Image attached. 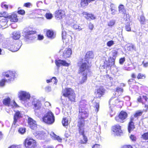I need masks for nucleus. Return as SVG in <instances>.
<instances>
[{"instance_id": "obj_1", "label": "nucleus", "mask_w": 148, "mask_h": 148, "mask_svg": "<svg viewBox=\"0 0 148 148\" xmlns=\"http://www.w3.org/2000/svg\"><path fill=\"white\" fill-rule=\"evenodd\" d=\"M3 76L6 78V79H3L0 81V86H3L5 85V82H9L14 80L16 77V74L14 71H8L3 73Z\"/></svg>"}, {"instance_id": "obj_2", "label": "nucleus", "mask_w": 148, "mask_h": 148, "mask_svg": "<svg viewBox=\"0 0 148 148\" xmlns=\"http://www.w3.org/2000/svg\"><path fill=\"white\" fill-rule=\"evenodd\" d=\"M86 103L85 100H82L80 101L79 103V118L84 119L88 116V113L86 108Z\"/></svg>"}, {"instance_id": "obj_3", "label": "nucleus", "mask_w": 148, "mask_h": 148, "mask_svg": "<svg viewBox=\"0 0 148 148\" xmlns=\"http://www.w3.org/2000/svg\"><path fill=\"white\" fill-rule=\"evenodd\" d=\"M88 62L86 60L85 61L82 60L78 63L79 68L78 70L79 74H87L89 71L87 64Z\"/></svg>"}, {"instance_id": "obj_4", "label": "nucleus", "mask_w": 148, "mask_h": 148, "mask_svg": "<svg viewBox=\"0 0 148 148\" xmlns=\"http://www.w3.org/2000/svg\"><path fill=\"white\" fill-rule=\"evenodd\" d=\"M62 95L68 97L71 101H75V96L73 90L71 88H65L62 91Z\"/></svg>"}, {"instance_id": "obj_5", "label": "nucleus", "mask_w": 148, "mask_h": 148, "mask_svg": "<svg viewBox=\"0 0 148 148\" xmlns=\"http://www.w3.org/2000/svg\"><path fill=\"white\" fill-rule=\"evenodd\" d=\"M42 119L44 122L49 124L53 123L55 121V118L53 114L50 111H49L45 114Z\"/></svg>"}, {"instance_id": "obj_6", "label": "nucleus", "mask_w": 148, "mask_h": 148, "mask_svg": "<svg viewBox=\"0 0 148 148\" xmlns=\"http://www.w3.org/2000/svg\"><path fill=\"white\" fill-rule=\"evenodd\" d=\"M18 96L20 100L25 102H27V100H29L31 97L29 92L25 91H19Z\"/></svg>"}, {"instance_id": "obj_7", "label": "nucleus", "mask_w": 148, "mask_h": 148, "mask_svg": "<svg viewBox=\"0 0 148 148\" xmlns=\"http://www.w3.org/2000/svg\"><path fill=\"white\" fill-rule=\"evenodd\" d=\"M25 148H35L36 141L30 138L27 137L25 140Z\"/></svg>"}, {"instance_id": "obj_8", "label": "nucleus", "mask_w": 148, "mask_h": 148, "mask_svg": "<svg viewBox=\"0 0 148 148\" xmlns=\"http://www.w3.org/2000/svg\"><path fill=\"white\" fill-rule=\"evenodd\" d=\"M127 116V113L125 112L121 111L119 114L118 116L115 117V120L118 122L123 123V120H125Z\"/></svg>"}, {"instance_id": "obj_9", "label": "nucleus", "mask_w": 148, "mask_h": 148, "mask_svg": "<svg viewBox=\"0 0 148 148\" xmlns=\"http://www.w3.org/2000/svg\"><path fill=\"white\" fill-rule=\"evenodd\" d=\"M62 37L64 42H65L66 44L70 43L72 40V37L71 36L68 34H67L65 31H62Z\"/></svg>"}, {"instance_id": "obj_10", "label": "nucleus", "mask_w": 148, "mask_h": 148, "mask_svg": "<svg viewBox=\"0 0 148 148\" xmlns=\"http://www.w3.org/2000/svg\"><path fill=\"white\" fill-rule=\"evenodd\" d=\"M112 130L115 135H120L122 133L121 127L118 125H115L113 126Z\"/></svg>"}, {"instance_id": "obj_11", "label": "nucleus", "mask_w": 148, "mask_h": 148, "mask_svg": "<svg viewBox=\"0 0 148 148\" xmlns=\"http://www.w3.org/2000/svg\"><path fill=\"white\" fill-rule=\"evenodd\" d=\"M84 119L79 118L78 126L79 127V133L81 134L84 133V130L83 127L84 125Z\"/></svg>"}, {"instance_id": "obj_12", "label": "nucleus", "mask_w": 148, "mask_h": 148, "mask_svg": "<svg viewBox=\"0 0 148 148\" xmlns=\"http://www.w3.org/2000/svg\"><path fill=\"white\" fill-rule=\"evenodd\" d=\"M28 123L29 127L32 129H35L37 128L36 122L32 119L31 118L28 119Z\"/></svg>"}, {"instance_id": "obj_13", "label": "nucleus", "mask_w": 148, "mask_h": 148, "mask_svg": "<svg viewBox=\"0 0 148 148\" xmlns=\"http://www.w3.org/2000/svg\"><path fill=\"white\" fill-rule=\"evenodd\" d=\"M55 63L58 67H59L62 66H68L69 65V64L67 62L65 61L61 60H56Z\"/></svg>"}, {"instance_id": "obj_14", "label": "nucleus", "mask_w": 148, "mask_h": 148, "mask_svg": "<svg viewBox=\"0 0 148 148\" xmlns=\"http://www.w3.org/2000/svg\"><path fill=\"white\" fill-rule=\"evenodd\" d=\"M34 32L32 31H27L24 30L23 31V35L27 39L29 40L32 39V35L34 34Z\"/></svg>"}, {"instance_id": "obj_15", "label": "nucleus", "mask_w": 148, "mask_h": 148, "mask_svg": "<svg viewBox=\"0 0 148 148\" xmlns=\"http://www.w3.org/2000/svg\"><path fill=\"white\" fill-rule=\"evenodd\" d=\"M21 46L18 45V43L10 44L9 46V49L12 52L17 51L20 48Z\"/></svg>"}, {"instance_id": "obj_16", "label": "nucleus", "mask_w": 148, "mask_h": 148, "mask_svg": "<svg viewBox=\"0 0 148 148\" xmlns=\"http://www.w3.org/2000/svg\"><path fill=\"white\" fill-rule=\"evenodd\" d=\"M104 91V89L103 87H100L99 89L95 90V94L96 97L97 98H100L103 94Z\"/></svg>"}, {"instance_id": "obj_17", "label": "nucleus", "mask_w": 148, "mask_h": 148, "mask_svg": "<svg viewBox=\"0 0 148 148\" xmlns=\"http://www.w3.org/2000/svg\"><path fill=\"white\" fill-rule=\"evenodd\" d=\"M64 16V12L62 10H58L55 12V17L59 19L63 18Z\"/></svg>"}, {"instance_id": "obj_18", "label": "nucleus", "mask_w": 148, "mask_h": 148, "mask_svg": "<svg viewBox=\"0 0 148 148\" xmlns=\"http://www.w3.org/2000/svg\"><path fill=\"white\" fill-rule=\"evenodd\" d=\"M22 117V114L21 112L17 111L16 112L14 117V121L13 124L15 125L16 123L17 122V120Z\"/></svg>"}, {"instance_id": "obj_19", "label": "nucleus", "mask_w": 148, "mask_h": 148, "mask_svg": "<svg viewBox=\"0 0 148 148\" xmlns=\"http://www.w3.org/2000/svg\"><path fill=\"white\" fill-rule=\"evenodd\" d=\"M32 104L36 109H39L41 106L40 101L36 99H34L32 101Z\"/></svg>"}, {"instance_id": "obj_20", "label": "nucleus", "mask_w": 148, "mask_h": 148, "mask_svg": "<svg viewBox=\"0 0 148 148\" xmlns=\"http://www.w3.org/2000/svg\"><path fill=\"white\" fill-rule=\"evenodd\" d=\"M8 18H4L0 21V26L3 28H5L8 26Z\"/></svg>"}, {"instance_id": "obj_21", "label": "nucleus", "mask_w": 148, "mask_h": 148, "mask_svg": "<svg viewBox=\"0 0 148 148\" xmlns=\"http://www.w3.org/2000/svg\"><path fill=\"white\" fill-rule=\"evenodd\" d=\"M33 134L37 138L39 139L43 138L45 134L44 132L42 131H36Z\"/></svg>"}, {"instance_id": "obj_22", "label": "nucleus", "mask_w": 148, "mask_h": 148, "mask_svg": "<svg viewBox=\"0 0 148 148\" xmlns=\"http://www.w3.org/2000/svg\"><path fill=\"white\" fill-rule=\"evenodd\" d=\"M8 19H10L12 22H16L18 21L17 15L16 14L13 13L10 15L7 16Z\"/></svg>"}, {"instance_id": "obj_23", "label": "nucleus", "mask_w": 148, "mask_h": 148, "mask_svg": "<svg viewBox=\"0 0 148 148\" xmlns=\"http://www.w3.org/2000/svg\"><path fill=\"white\" fill-rule=\"evenodd\" d=\"M72 53L71 50V49H66L64 51L63 56L64 58H69Z\"/></svg>"}, {"instance_id": "obj_24", "label": "nucleus", "mask_w": 148, "mask_h": 148, "mask_svg": "<svg viewBox=\"0 0 148 148\" xmlns=\"http://www.w3.org/2000/svg\"><path fill=\"white\" fill-rule=\"evenodd\" d=\"M71 121V118L69 117H64L63 119L62 123L64 126L66 127L68 125Z\"/></svg>"}, {"instance_id": "obj_25", "label": "nucleus", "mask_w": 148, "mask_h": 148, "mask_svg": "<svg viewBox=\"0 0 148 148\" xmlns=\"http://www.w3.org/2000/svg\"><path fill=\"white\" fill-rule=\"evenodd\" d=\"M134 121V119L133 117H131L130 119V121L129 122L128 127V130L129 132H130L135 128L134 123L133 121Z\"/></svg>"}, {"instance_id": "obj_26", "label": "nucleus", "mask_w": 148, "mask_h": 148, "mask_svg": "<svg viewBox=\"0 0 148 148\" xmlns=\"http://www.w3.org/2000/svg\"><path fill=\"white\" fill-rule=\"evenodd\" d=\"M82 75L81 78L79 79V84H82L85 82L87 79V74H80Z\"/></svg>"}, {"instance_id": "obj_27", "label": "nucleus", "mask_w": 148, "mask_h": 148, "mask_svg": "<svg viewBox=\"0 0 148 148\" xmlns=\"http://www.w3.org/2000/svg\"><path fill=\"white\" fill-rule=\"evenodd\" d=\"M50 135L53 139L57 140L60 143L61 142L62 139L59 136L56 135L54 132H51L50 134Z\"/></svg>"}, {"instance_id": "obj_28", "label": "nucleus", "mask_w": 148, "mask_h": 148, "mask_svg": "<svg viewBox=\"0 0 148 148\" xmlns=\"http://www.w3.org/2000/svg\"><path fill=\"white\" fill-rule=\"evenodd\" d=\"M47 36L48 37L51 39L54 38L56 36V35L52 30H48L47 32Z\"/></svg>"}, {"instance_id": "obj_29", "label": "nucleus", "mask_w": 148, "mask_h": 148, "mask_svg": "<svg viewBox=\"0 0 148 148\" xmlns=\"http://www.w3.org/2000/svg\"><path fill=\"white\" fill-rule=\"evenodd\" d=\"M132 28H135L134 24L132 22L127 23L125 26V29L127 31H131Z\"/></svg>"}, {"instance_id": "obj_30", "label": "nucleus", "mask_w": 148, "mask_h": 148, "mask_svg": "<svg viewBox=\"0 0 148 148\" xmlns=\"http://www.w3.org/2000/svg\"><path fill=\"white\" fill-rule=\"evenodd\" d=\"M116 101H118V98L116 97H112L110 99L109 102V104L112 105H115L116 103Z\"/></svg>"}, {"instance_id": "obj_31", "label": "nucleus", "mask_w": 148, "mask_h": 148, "mask_svg": "<svg viewBox=\"0 0 148 148\" xmlns=\"http://www.w3.org/2000/svg\"><path fill=\"white\" fill-rule=\"evenodd\" d=\"M119 13H120L124 15H125L126 14V10L123 5H121L119 6Z\"/></svg>"}, {"instance_id": "obj_32", "label": "nucleus", "mask_w": 148, "mask_h": 148, "mask_svg": "<svg viewBox=\"0 0 148 148\" xmlns=\"http://www.w3.org/2000/svg\"><path fill=\"white\" fill-rule=\"evenodd\" d=\"M95 0H82L81 2V5L82 7H85L88 5V3L92 1H94Z\"/></svg>"}, {"instance_id": "obj_33", "label": "nucleus", "mask_w": 148, "mask_h": 148, "mask_svg": "<svg viewBox=\"0 0 148 148\" xmlns=\"http://www.w3.org/2000/svg\"><path fill=\"white\" fill-rule=\"evenodd\" d=\"M12 37L15 40H17L20 37V34L19 32H14L12 34Z\"/></svg>"}, {"instance_id": "obj_34", "label": "nucleus", "mask_w": 148, "mask_h": 148, "mask_svg": "<svg viewBox=\"0 0 148 148\" xmlns=\"http://www.w3.org/2000/svg\"><path fill=\"white\" fill-rule=\"evenodd\" d=\"M84 14L87 15V17H86V18L87 19L90 18L91 19L93 20L95 19L96 18V17L93 14H88L86 12H84Z\"/></svg>"}, {"instance_id": "obj_35", "label": "nucleus", "mask_w": 148, "mask_h": 148, "mask_svg": "<svg viewBox=\"0 0 148 148\" xmlns=\"http://www.w3.org/2000/svg\"><path fill=\"white\" fill-rule=\"evenodd\" d=\"M143 110H138L136 112L134 116H132L134 119V117L137 118L138 117L141 116L143 114Z\"/></svg>"}, {"instance_id": "obj_36", "label": "nucleus", "mask_w": 148, "mask_h": 148, "mask_svg": "<svg viewBox=\"0 0 148 148\" xmlns=\"http://www.w3.org/2000/svg\"><path fill=\"white\" fill-rule=\"evenodd\" d=\"M10 99L9 97H7L3 101V103L5 105L10 106Z\"/></svg>"}, {"instance_id": "obj_37", "label": "nucleus", "mask_w": 148, "mask_h": 148, "mask_svg": "<svg viewBox=\"0 0 148 148\" xmlns=\"http://www.w3.org/2000/svg\"><path fill=\"white\" fill-rule=\"evenodd\" d=\"M86 58H92L94 57V55L92 51H89L86 53L85 56Z\"/></svg>"}, {"instance_id": "obj_38", "label": "nucleus", "mask_w": 148, "mask_h": 148, "mask_svg": "<svg viewBox=\"0 0 148 148\" xmlns=\"http://www.w3.org/2000/svg\"><path fill=\"white\" fill-rule=\"evenodd\" d=\"M127 50L128 51H132L133 50L136 51V47L132 45H131L127 47Z\"/></svg>"}, {"instance_id": "obj_39", "label": "nucleus", "mask_w": 148, "mask_h": 148, "mask_svg": "<svg viewBox=\"0 0 148 148\" xmlns=\"http://www.w3.org/2000/svg\"><path fill=\"white\" fill-rule=\"evenodd\" d=\"M52 80H55V83H54V84H56L58 82V80H57L56 77H53L51 79H50L47 80L46 82L47 83H49L51 82H52Z\"/></svg>"}, {"instance_id": "obj_40", "label": "nucleus", "mask_w": 148, "mask_h": 148, "mask_svg": "<svg viewBox=\"0 0 148 148\" xmlns=\"http://www.w3.org/2000/svg\"><path fill=\"white\" fill-rule=\"evenodd\" d=\"M73 27L75 29L79 31L82 29L81 26L77 24H74L73 26Z\"/></svg>"}, {"instance_id": "obj_41", "label": "nucleus", "mask_w": 148, "mask_h": 148, "mask_svg": "<svg viewBox=\"0 0 148 148\" xmlns=\"http://www.w3.org/2000/svg\"><path fill=\"white\" fill-rule=\"evenodd\" d=\"M99 103H96L94 105V107L95 108V111L97 113L99 111Z\"/></svg>"}, {"instance_id": "obj_42", "label": "nucleus", "mask_w": 148, "mask_h": 148, "mask_svg": "<svg viewBox=\"0 0 148 148\" xmlns=\"http://www.w3.org/2000/svg\"><path fill=\"white\" fill-rule=\"evenodd\" d=\"M141 138L143 140H148V132L145 133L142 135Z\"/></svg>"}, {"instance_id": "obj_43", "label": "nucleus", "mask_w": 148, "mask_h": 148, "mask_svg": "<svg viewBox=\"0 0 148 148\" xmlns=\"http://www.w3.org/2000/svg\"><path fill=\"white\" fill-rule=\"evenodd\" d=\"M8 15L6 14V13L5 12H1L0 13V17H3L4 18H8L7 16Z\"/></svg>"}, {"instance_id": "obj_44", "label": "nucleus", "mask_w": 148, "mask_h": 148, "mask_svg": "<svg viewBox=\"0 0 148 148\" xmlns=\"http://www.w3.org/2000/svg\"><path fill=\"white\" fill-rule=\"evenodd\" d=\"M139 21L141 24H144L145 23V19L144 16H140Z\"/></svg>"}, {"instance_id": "obj_45", "label": "nucleus", "mask_w": 148, "mask_h": 148, "mask_svg": "<svg viewBox=\"0 0 148 148\" xmlns=\"http://www.w3.org/2000/svg\"><path fill=\"white\" fill-rule=\"evenodd\" d=\"M101 127L100 126H98L97 124L95 127V131L97 132H99L100 131Z\"/></svg>"}, {"instance_id": "obj_46", "label": "nucleus", "mask_w": 148, "mask_h": 148, "mask_svg": "<svg viewBox=\"0 0 148 148\" xmlns=\"http://www.w3.org/2000/svg\"><path fill=\"white\" fill-rule=\"evenodd\" d=\"M115 23V21L114 20H112L108 23V25L110 27H112Z\"/></svg>"}, {"instance_id": "obj_47", "label": "nucleus", "mask_w": 148, "mask_h": 148, "mask_svg": "<svg viewBox=\"0 0 148 148\" xmlns=\"http://www.w3.org/2000/svg\"><path fill=\"white\" fill-rule=\"evenodd\" d=\"M116 58H110V59L109 60L110 62H111V64H110L109 65H110V66H114L115 65H114V61L115 59Z\"/></svg>"}, {"instance_id": "obj_48", "label": "nucleus", "mask_w": 148, "mask_h": 148, "mask_svg": "<svg viewBox=\"0 0 148 148\" xmlns=\"http://www.w3.org/2000/svg\"><path fill=\"white\" fill-rule=\"evenodd\" d=\"M45 16L47 19H51L53 17L52 14L50 13H47L46 14Z\"/></svg>"}, {"instance_id": "obj_49", "label": "nucleus", "mask_w": 148, "mask_h": 148, "mask_svg": "<svg viewBox=\"0 0 148 148\" xmlns=\"http://www.w3.org/2000/svg\"><path fill=\"white\" fill-rule=\"evenodd\" d=\"M145 75L141 73H139L138 74L137 78L138 79H143L145 78Z\"/></svg>"}, {"instance_id": "obj_50", "label": "nucleus", "mask_w": 148, "mask_h": 148, "mask_svg": "<svg viewBox=\"0 0 148 148\" xmlns=\"http://www.w3.org/2000/svg\"><path fill=\"white\" fill-rule=\"evenodd\" d=\"M10 106H11L12 107H17L18 106V105L14 101H13L10 102Z\"/></svg>"}, {"instance_id": "obj_51", "label": "nucleus", "mask_w": 148, "mask_h": 148, "mask_svg": "<svg viewBox=\"0 0 148 148\" xmlns=\"http://www.w3.org/2000/svg\"><path fill=\"white\" fill-rule=\"evenodd\" d=\"M114 44V41L112 40H111L108 41L107 42V45L108 46L110 47L113 45Z\"/></svg>"}, {"instance_id": "obj_52", "label": "nucleus", "mask_w": 148, "mask_h": 148, "mask_svg": "<svg viewBox=\"0 0 148 148\" xmlns=\"http://www.w3.org/2000/svg\"><path fill=\"white\" fill-rule=\"evenodd\" d=\"M18 132L21 134H23L25 132V129L24 128H20L18 130Z\"/></svg>"}, {"instance_id": "obj_53", "label": "nucleus", "mask_w": 148, "mask_h": 148, "mask_svg": "<svg viewBox=\"0 0 148 148\" xmlns=\"http://www.w3.org/2000/svg\"><path fill=\"white\" fill-rule=\"evenodd\" d=\"M1 6L2 8L6 9H7L8 8V5L6 4H5V2H4L2 3L1 4Z\"/></svg>"}, {"instance_id": "obj_54", "label": "nucleus", "mask_w": 148, "mask_h": 148, "mask_svg": "<svg viewBox=\"0 0 148 148\" xmlns=\"http://www.w3.org/2000/svg\"><path fill=\"white\" fill-rule=\"evenodd\" d=\"M8 148H21V146L19 145H12Z\"/></svg>"}, {"instance_id": "obj_55", "label": "nucleus", "mask_w": 148, "mask_h": 148, "mask_svg": "<svg viewBox=\"0 0 148 148\" xmlns=\"http://www.w3.org/2000/svg\"><path fill=\"white\" fill-rule=\"evenodd\" d=\"M117 54V52L116 51H114L112 52V55L113 56V58H116Z\"/></svg>"}, {"instance_id": "obj_56", "label": "nucleus", "mask_w": 148, "mask_h": 148, "mask_svg": "<svg viewBox=\"0 0 148 148\" xmlns=\"http://www.w3.org/2000/svg\"><path fill=\"white\" fill-rule=\"evenodd\" d=\"M125 60V57L121 58L120 59L119 63L121 64H122Z\"/></svg>"}, {"instance_id": "obj_57", "label": "nucleus", "mask_w": 148, "mask_h": 148, "mask_svg": "<svg viewBox=\"0 0 148 148\" xmlns=\"http://www.w3.org/2000/svg\"><path fill=\"white\" fill-rule=\"evenodd\" d=\"M92 148H101V146L98 144H95L92 146Z\"/></svg>"}, {"instance_id": "obj_58", "label": "nucleus", "mask_w": 148, "mask_h": 148, "mask_svg": "<svg viewBox=\"0 0 148 148\" xmlns=\"http://www.w3.org/2000/svg\"><path fill=\"white\" fill-rule=\"evenodd\" d=\"M123 91V89L122 88L118 87L116 89V92L122 93Z\"/></svg>"}, {"instance_id": "obj_59", "label": "nucleus", "mask_w": 148, "mask_h": 148, "mask_svg": "<svg viewBox=\"0 0 148 148\" xmlns=\"http://www.w3.org/2000/svg\"><path fill=\"white\" fill-rule=\"evenodd\" d=\"M135 82V81L134 79H130L128 81V83L129 84H132L133 83H134Z\"/></svg>"}, {"instance_id": "obj_60", "label": "nucleus", "mask_w": 148, "mask_h": 148, "mask_svg": "<svg viewBox=\"0 0 148 148\" xmlns=\"http://www.w3.org/2000/svg\"><path fill=\"white\" fill-rule=\"evenodd\" d=\"M130 138L133 141H135L136 140V137L133 135H131Z\"/></svg>"}, {"instance_id": "obj_61", "label": "nucleus", "mask_w": 148, "mask_h": 148, "mask_svg": "<svg viewBox=\"0 0 148 148\" xmlns=\"http://www.w3.org/2000/svg\"><path fill=\"white\" fill-rule=\"evenodd\" d=\"M18 14L23 15L25 13V11L23 10H20L18 11Z\"/></svg>"}, {"instance_id": "obj_62", "label": "nucleus", "mask_w": 148, "mask_h": 148, "mask_svg": "<svg viewBox=\"0 0 148 148\" xmlns=\"http://www.w3.org/2000/svg\"><path fill=\"white\" fill-rule=\"evenodd\" d=\"M32 5V4L29 2H28L25 3L24 6L26 7H29L30 6Z\"/></svg>"}, {"instance_id": "obj_63", "label": "nucleus", "mask_w": 148, "mask_h": 148, "mask_svg": "<svg viewBox=\"0 0 148 148\" xmlns=\"http://www.w3.org/2000/svg\"><path fill=\"white\" fill-rule=\"evenodd\" d=\"M83 136V139L84 141V142L83 143H86V142L87 141V137L85 136L84 135V133L83 134H82Z\"/></svg>"}, {"instance_id": "obj_64", "label": "nucleus", "mask_w": 148, "mask_h": 148, "mask_svg": "<svg viewBox=\"0 0 148 148\" xmlns=\"http://www.w3.org/2000/svg\"><path fill=\"white\" fill-rule=\"evenodd\" d=\"M45 90L47 92H49L51 90V87L48 86L45 88Z\"/></svg>"}]
</instances>
